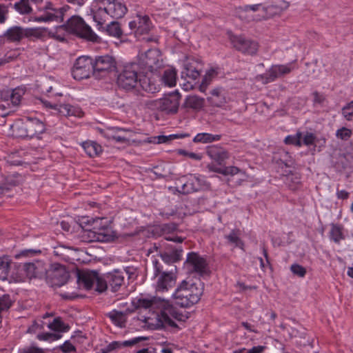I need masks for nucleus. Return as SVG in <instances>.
Instances as JSON below:
<instances>
[{
    "mask_svg": "<svg viewBox=\"0 0 353 353\" xmlns=\"http://www.w3.org/2000/svg\"><path fill=\"white\" fill-rule=\"evenodd\" d=\"M128 9L118 0H94L90 6V12L99 29L110 19L122 18Z\"/></svg>",
    "mask_w": 353,
    "mask_h": 353,
    "instance_id": "nucleus-1",
    "label": "nucleus"
},
{
    "mask_svg": "<svg viewBox=\"0 0 353 353\" xmlns=\"http://www.w3.org/2000/svg\"><path fill=\"white\" fill-rule=\"evenodd\" d=\"M118 85L125 90H132L138 85L145 92L153 93L156 90L155 85L143 76L139 63H131L123 66L122 72L117 77Z\"/></svg>",
    "mask_w": 353,
    "mask_h": 353,
    "instance_id": "nucleus-2",
    "label": "nucleus"
},
{
    "mask_svg": "<svg viewBox=\"0 0 353 353\" xmlns=\"http://www.w3.org/2000/svg\"><path fill=\"white\" fill-rule=\"evenodd\" d=\"M203 292V283L183 280L173 294L174 303L181 307H189L199 302Z\"/></svg>",
    "mask_w": 353,
    "mask_h": 353,
    "instance_id": "nucleus-3",
    "label": "nucleus"
},
{
    "mask_svg": "<svg viewBox=\"0 0 353 353\" xmlns=\"http://www.w3.org/2000/svg\"><path fill=\"white\" fill-rule=\"evenodd\" d=\"M152 265L154 277H158L156 284L157 292L168 291L174 285L176 281V265H171L170 268H166L157 259L152 260Z\"/></svg>",
    "mask_w": 353,
    "mask_h": 353,
    "instance_id": "nucleus-4",
    "label": "nucleus"
},
{
    "mask_svg": "<svg viewBox=\"0 0 353 353\" xmlns=\"http://www.w3.org/2000/svg\"><path fill=\"white\" fill-rule=\"evenodd\" d=\"M138 319L145 323V327L150 330H159L170 326L179 328L177 324L165 312V310H149L147 316H140Z\"/></svg>",
    "mask_w": 353,
    "mask_h": 353,
    "instance_id": "nucleus-5",
    "label": "nucleus"
},
{
    "mask_svg": "<svg viewBox=\"0 0 353 353\" xmlns=\"http://www.w3.org/2000/svg\"><path fill=\"white\" fill-rule=\"evenodd\" d=\"M181 95L177 92H172L165 97L157 100L148 101V108L161 111L167 114H176L178 112Z\"/></svg>",
    "mask_w": 353,
    "mask_h": 353,
    "instance_id": "nucleus-6",
    "label": "nucleus"
},
{
    "mask_svg": "<svg viewBox=\"0 0 353 353\" xmlns=\"http://www.w3.org/2000/svg\"><path fill=\"white\" fill-rule=\"evenodd\" d=\"M65 30L77 36L90 41H97L99 37L91 28L79 16H73L64 25Z\"/></svg>",
    "mask_w": 353,
    "mask_h": 353,
    "instance_id": "nucleus-7",
    "label": "nucleus"
},
{
    "mask_svg": "<svg viewBox=\"0 0 353 353\" xmlns=\"http://www.w3.org/2000/svg\"><path fill=\"white\" fill-rule=\"evenodd\" d=\"M46 268L43 263L36 261L34 263H25L17 270L16 280L25 281L26 279H41L45 276Z\"/></svg>",
    "mask_w": 353,
    "mask_h": 353,
    "instance_id": "nucleus-8",
    "label": "nucleus"
},
{
    "mask_svg": "<svg viewBox=\"0 0 353 353\" xmlns=\"http://www.w3.org/2000/svg\"><path fill=\"white\" fill-rule=\"evenodd\" d=\"M4 36L10 42L19 43L23 38L39 39L43 36V32L39 28H23L16 26L8 28Z\"/></svg>",
    "mask_w": 353,
    "mask_h": 353,
    "instance_id": "nucleus-9",
    "label": "nucleus"
},
{
    "mask_svg": "<svg viewBox=\"0 0 353 353\" xmlns=\"http://www.w3.org/2000/svg\"><path fill=\"white\" fill-rule=\"evenodd\" d=\"M294 69V67L292 63L285 65H272L264 74L257 75L256 79L263 84H268L290 74Z\"/></svg>",
    "mask_w": 353,
    "mask_h": 353,
    "instance_id": "nucleus-10",
    "label": "nucleus"
},
{
    "mask_svg": "<svg viewBox=\"0 0 353 353\" xmlns=\"http://www.w3.org/2000/svg\"><path fill=\"white\" fill-rule=\"evenodd\" d=\"M44 277L51 287H61L67 283L70 275L64 266L54 264L49 270L46 269Z\"/></svg>",
    "mask_w": 353,
    "mask_h": 353,
    "instance_id": "nucleus-11",
    "label": "nucleus"
},
{
    "mask_svg": "<svg viewBox=\"0 0 353 353\" xmlns=\"http://www.w3.org/2000/svg\"><path fill=\"white\" fill-rule=\"evenodd\" d=\"M91 74L94 76L93 59L86 56L79 57L72 70L73 78L80 81L89 78Z\"/></svg>",
    "mask_w": 353,
    "mask_h": 353,
    "instance_id": "nucleus-12",
    "label": "nucleus"
},
{
    "mask_svg": "<svg viewBox=\"0 0 353 353\" xmlns=\"http://www.w3.org/2000/svg\"><path fill=\"white\" fill-rule=\"evenodd\" d=\"M132 303L134 309H173L168 300L158 296L136 298Z\"/></svg>",
    "mask_w": 353,
    "mask_h": 353,
    "instance_id": "nucleus-13",
    "label": "nucleus"
},
{
    "mask_svg": "<svg viewBox=\"0 0 353 353\" xmlns=\"http://www.w3.org/2000/svg\"><path fill=\"white\" fill-rule=\"evenodd\" d=\"M228 37L233 48L243 54L254 55L258 51L259 45L256 41L242 35L233 34L230 32H228Z\"/></svg>",
    "mask_w": 353,
    "mask_h": 353,
    "instance_id": "nucleus-14",
    "label": "nucleus"
},
{
    "mask_svg": "<svg viewBox=\"0 0 353 353\" xmlns=\"http://www.w3.org/2000/svg\"><path fill=\"white\" fill-rule=\"evenodd\" d=\"M116 68L115 59L110 55L99 56L93 61L94 77L100 79Z\"/></svg>",
    "mask_w": 353,
    "mask_h": 353,
    "instance_id": "nucleus-15",
    "label": "nucleus"
},
{
    "mask_svg": "<svg viewBox=\"0 0 353 353\" xmlns=\"http://www.w3.org/2000/svg\"><path fill=\"white\" fill-rule=\"evenodd\" d=\"M140 63L149 71L157 70L162 65L160 51L156 48L150 49L139 57Z\"/></svg>",
    "mask_w": 353,
    "mask_h": 353,
    "instance_id": "nucleus-16",
    "label": "nucleus"
},
{
    "mask_svg": "<svg viewBox=\"0 0 353 353\" xmlns=\"http://www.w3.org/2000/svg\"><path fill=\"white\" fill-rule=\"evenodd\" d=\"M185 265L190 272H196L201 276L207 274L208 272L206 260L196 252L188 254Z\"/></svg>",
    "mask_w": 353,
    "mask_h": 353,
    "instance_id": "nucleus-17",
    "label": "nucleus"
},
{
    "mask_svg": "<svg viewBox=\"0 0 353 353\" xmlns=\"http://www.w3.org/2000/svg\"><path fill=\"white\" fill-rule=\"evenodd\" d=\"M38 11L42 12L39 16L34 17L36 22H60L61 20V11L57 10L51 2H47L44 7L38 8Z\"/></svg>",
    "mask_w": 353,
    "mask_h": 353,
    "instance_id": "nucleus-18",
    "label": "nucleus"
},
{
    "mask_svg": "<svg viewBox=\"0 0 353 353\" xmlns=\"http://www.w3.org/2000/svg\"><path fill=\"white\" fill-rule=\"evenodd\" d=\"M129 28L132 32H134V36L139 39L150 31L152 23L148 16L137 15L133 21L129 23Z\"/></svg>",
    "mask_w": 353,
    "mask_h": 353,
    "instance_id": "nucleus-19",
    "label": "nucleus"
},
{
    "mask_svg": "<svg viewBox=\"0 0 353 353\" xmlns=\"http://www.w3.org/2000/svg\"><path fill=\"white\" fill-rule=\"evenodd\" d=\"M201 69V62L194 59H188L181 71V78L187 80L188 83H190V81H194L200 77Z\"/></svg>",
    "mask_w": 353,
    "mask_h": 353,
    "instance_id": "nucleus-20",
    "label": "nucleus"
},
{
    "mask_svg": "<svg viewBox=\"0 0 353 353\" xmlns=\"http://www.w3.org/2000/svg\"><path fill=\"white\" fill-rule=\"evenodd\" d=\"M97 272L88 270H79L74 272L77 277V282L80 286L86 290H90L96 279H97Z\"/></svg>",
    "mask_w": 353,
    "mask_h": 353,
    "instance_id": "nucleus-21",
    "label": "nucleus"
},
{
    "mask_svg": "<svg viewBox=\"0 0 353 353\" xmlns=\"http://www.w3.org/2000/svg\"><path fill=\"white\" fill-rule=\"evenodd\" d=\"M206 154L211 159L217 162L219 165H222L230 157L229 152L225 148L218 145L208 146Z\"/></svg>",
    "mask_w": 353,
    "mask_h": 353,
    "instance_id": "nucleus-22",
    "label": "nucleus"
},
{
    "mask_svg": "<svg viewBox=\"0 0 353 353\" xmlns=\"http://www.w3.org/2000/svg\"><path fill=\"white\" fill-rule=\"evenodd\" d=\"M25 128L28 138L38 137L45 131V125L43 122L37 119H28L26 121Z\"/></svg>",
    "mask_w": 353,
    "mask_h": 353,
    "instance_id": "nucleus-23",
    "label": "nucleus"
},
{
    "mask_svg": "<svg viewBox=\"0 0 353 353\" xmlns=\"http://www.w3.org/2000/svg\"><path fill=\"white\" fill-rule=\"evenodd\" d=\"M290 2L281 0L277 3H272L266 7H263V10L265 13L267 18L280 16L284 11L290 7Z\"/></svg>",
    "mask_w": 353,
    "mask_h": 353,
    "instance_id": "nucleus-24",
    "label": "nucleus"
},
{
    "mask_svg": "<svg viewBox=\"0 0 353 353\" xmlns=\"http://www.w3.org/2000/svg\"><path fill=\"white\" fill-rule=\"evenodd\" d=\"M183 250L176 249L171 253L166 252H160L159 256L161 259V263L166 268H170L171 265H174V263L181 260ZM161 263V261H159Z\"/></svg>",
    "mask_w": 353,
    "mask_h": 353,
    "instance_id": "nucleus-25",
    "label": "nucleus"
},
{
    "mask_svg": "<svg viewBox=\"0 0 353 353\" xmlns=\"http://www.w3.org/2000/svg\"><path fill=\"white\" fill-rule=\"evenodd\" d=\"M106 278L108 279V283L113 292H117L124 282L123 272L119 270H115L112 273H109Z\"/></svg>",
    "mask_w": 353,
    "mask_h": 353,
    "instance_id": "nucleus-26",
    "label": "nucleus"
},
{
    "mask_svg": "<svg viewBox=\"0 0 353 353\" xmlns=\"http://www.w3.org/2000/svg\"><path fill=\"white\" fill-rule=\"evenodd\" d=\"M149 337L148 336H138L133 338L130 340L125 341L123 342L119 341H113L110 343L108 346V350L110 352L113 351L114 350L119 349L121 347H130L133 346L141 341H148Z\"/></svg>",
    "mask_w": 353,
    "mask_h": 353,
    "instance_id": "nucleus-27",
    "label": "nucleus"
},
{
    "mask_svg": "<svg viewBox=\"0 0 353 353\" xmlns=\"http://www.w3.org/2000/svg\"><path fill=\"white\" fill-rule=\"evenodd\" d=\"M208 102L214 107H221L226 103L223 90L215 88L211 91V96L208 98Z\"/></svg>",
    "mask_w": 353,
    "mask_h": 353,
    "instance_id": "nucleus-28",
    "label": "nucleus"
},
{
    "mask_svg": "<svg viewBox=\"0 0 353 353\" xmlns=\"http://www.w3.org/2000/svg\"><path fill=\"white\" fill-rule=\"evenodd\" d=\"M204 99L196 95H190L185 98L183 107L199 111L204 106Z\"/></svg>",
    "mask_w": 353,
    "mask_h": 353,
    "instance_id": "nucleus-29",
    "label": "nucleus"
},
{
    "mask_svg": "<svg viewBox=\"0 0 353 353\" xmlns=\"http://www.w3.org/2000/svg\"><path fill=\"white\" fill-rule=\"evenodd\" d=\"M181 186L176 187V190L183 194H188L200 190V186L196 185L194 179H189L186 181H183V179L179 180Z\"/></svg>",
    "mask_w": 353,
    "mask_h": 353,
    "instance_id": "nucleus-30",
    "label": "nucleus"
},
{
    "mask_svg": "<svg viewBox=\"0 0 353 353\" xmlns=\"http://www.w3.org/2000/svg\"><path fill=\"white\" fill-rule=\"evenodd\" d=\"M129 310L118 311V310H112L111 312L107 314V316L112 320V321L117 325L120 327H125V323L126 322V316L128 315V312ZM132 312L133 310H130Z\"/></svg>",
    "mask_w": 353,
    "mask_h": 353,
    "instance_id": "nucleus-31",
    "label": "nucleus"
},
{
    "mask_svg": "<svg viewBox=\"0 0 353 353\" xmlns=\"http://www.w3.org/2000/svg\"><path fill=\"white\" fill-rule=\"evenodd\" d=\"M221 139L220 134H212L203 132L197 134L193 139L194 143H209L214 141H218Z\"/></svg>",
    "mask_w": 353,
    "mask_h": 353,
    "instance_id": "nucleus-32",
    "label": "nucleus"
},
{
    "mask_svg": "<svg viewBox=\"0 0 353 353\" xmlns=\"http://www.w3.org/2000/svg\"><path fill=\"white\" fill-rule=\"evenodd\" d=\"M85 152L90 157H94L102 152L101 146L94 141H85L82 145Z\"/></svg>",
    "mask_w": 353,
    "mask_h": 353,
    "instance_id": "nucleus-33",
    "label": "nucleus"
},
{
    "mask_svg": "<svg viewBox=\"0 0 353 353\" xmlns=\"http://www.w3.org/2000/svg\"><path fill=\"white\" fill-rule=\"evenodd\" d=\"M343 228L341 225L332 224L331 230L330 231V238L334 243L339 244L341 240L345 239V236L343 232Z\"/></svg>",
    "mask_w": 353,
    "mask_h": 353,
    "instance_id": "nucleus-34",
    "label": "nucleus"
},
{
    "mask_svg": "<svg viewBox=\"0 0 353 353\" xmlns=\"http://www.w3.org/2000/svg\"><path fill=\"white\" fill-rule=\"evenodd\" d=\"M240 235L239 230H232L229 234L225 235V238L228 240V243L234 245V247L243 248L244 244L240 239Z\"/></svg>",
    "mask_w": 353,
    "mask_h": 353,
    "instance_id": "nucleus-35",
    "label": "nucleus"
},
{
    "mask_svg": "<svg viewBox=\"0 0 353 353\" xmlns=\"http://www.w3.org/2000/svg\"><path fill=\"white\" fill-rule=\"evenodd\" d=\"M162 81L165 85L172 87L176 85V72L174 69H168L164 71Z\"/></svg>",
    "mask_w": 353,
    "mask_h": 353,
    "instance_id": "nucleus-36",
    "label": "nucleus"
},
{
    "mask_svg": "<svg viewBox=\"0 0 353 353\" xmlns=\"http://www.w3.org/2000/svg\"><path fill=\"white\" fill-rule=\"evenodd\" d=\"M48 327L56 332H65L70 330V326L65 324L60 317L54 318L52 323H49Z\"/></svg>",
    "mask_w": 353,
    "mask_h": 353,
    "instance_id": "nucleus-37",
    "label": "nucleus"
},
{
    "mask_svg": "<svg viewBox=\"0 0 353 353\" xmlns=\"http://www.w3.org/2000/svg\"><path fill=\"white\" fill-rule=\"evenodd\" d=\"M106 32L112 37L120 38L123 35V31L118 21H111L105 28Z\"/></svg>",
    "mask_w": 353,
    "mask_h": 353,
    "instance_id": "nucleus-38",
    "label": "nucleus"
},
{
    "mask_svg": "<svg viewBox=\"0 0 353 353\" xmlns=\"http://www.w3.org/2000/svg\"><path fill=\"white\" fill-rule=\"evenodd\" d=\"M10 260L8 256L0 258V280L7 279L10 271Z\"/></svg>",
    "mask_w": 353,
    "mask_h": 353,
    "instance_id": "nucleus-39",
    "label": "nucleus"
},
{
    "mask_svg": "<svg viewBox=\"0 0 353 353\" xmlns=\"http://www.w3.org/2000/svg\"><path fill=\"white\" fill-rule=\"evenodd\" d=\"M54 253L65 261H69L72 259V250L70 248L63 245L57 246L54 248Z\"/></svg>",
    "mask_w": 353,
    "mask_h": 353,
    "instance_id": "nucleus-40",
    "label": "nucleus"
},
{
    "mask_svg": "<svg viewBox=\"0 0 353 353\" xmlns=\"http://www.w3.org/2000/svg\"><path fill=\"white\" fill-rule=\"evenodd\" d=\"M128 130L118 128V127H112L108 128L106 129L100 130V133L107 139L114 140L115 137L121 132H127Z\"/></svg>",
    "mask_w": 353,
    "mask_h": 353,
    "instance_id": "nucleus-41",
    "label": "nucleus"
},
{
    "mask_svg": "<svg viewBox=\"0 0 353 353\" xmlns=\"http://www.w3.org/2000/svg\"><path fill=\"white\" fill-rule=\"evenodd\" d=\"M90 234H93L92 241L106 242L112 239V236L107 232V229H100L99 231H90Z\"/></svg>",
    "mask_w": 353,
    "mask_h": 353,
    "instance_id": "nucleus-42",
    "label": "nucleus"
},
{
    "mask_svg": "<svg viewBox=\"0 0 353 353\" xmlns=\"http://www.w3.org/2000/svg\"><path fill=\"white\" fill-rule=\"evenodd\" d=\"M14 8L21 14H28L32 12L29 0H20L14 4Z\"/></svg>",
    "mask_w": 353,
    "mask_h": 353,
    "instance_id": "nucleus-43",
    "label": "nucleus"
},
{
    "mask_svg": "<svg viewBox=\"0 0 353 353\" xmlns=\"http://www.w3.org/2000/svg\"><path fill=\"white\" fill-rule=\"evenodd\" d=\"M58 112L63 116H77V112L74 107L69 104L58 105L57 109Z\"/></svg>",
    "mask_w": 353,
    "mask_h": 353,
    "instance_id": "nucleus-44",
    "label": "nucleus"
},
{
    "mask_svg": "<svg viewBox=\"0 0 353 353\" xmlns=\"http://www.w3.org/2000/svg\"><path fill=\"white\" fill-rule=\"evenodd\" d=\"M23 94L24 91L21 88H17L14 89H12L10 101L13 105L17 106L20 103L21 97Z\"/></svg>",
    "mask_w": 353,
    "mask_h": 353,
    "instance_id": "nucleus-45",
    "label": "nucleus"
},
{
    "mask_svg": "<svg viewBox=\"0 0 353 353\" xmlns=\"http://www.w3.org/2000/svg\"><path fill=\"white\" fill-rule=\"evenodd\" d=\"M341 114L347 121L353 120V101L343 107Z\"/></svg>",
    "mask_w": 353,
    "mask_h": 353,
    "instance_id": "nucleus-46",
    "label": "nucleus"
},
{
    "mask_svg": "<svg viewBox=\"0 0 353 353\" xmlns=\"http://www.w3.org/2000/svg\"><path fill=\"white\" fill-rule=\"evenodd\" d=\"M352 134V130L345 127L337 130L336 132V137L343 141L348 140L351 137Z\"/></svg>",
    "mask_w": 353,
    "mask_h": 353,
    "instance_id": "nucleus-47",
    "label": "nucleus"
},
{
    "mask_svg": "<svg viewBox=\"0 0 353 353\" xmlns=\"http://www.w3.org/2000/svg\"><path fill=\"white\" fill-rule=\"evenodd\" d=\"M9 294H3L0 296V309H10L13 304Z\"/></svg>",
    "mask_w": 353,
    "mask_h": 353,
    "instance_id": "nucleus-48",
    "label": "nucleus"
},
{
    "mask_svg": "<svg viewBox=\"0 0 353 353\" xmlns=\"http://www.w3.org/2000/svg\"><path fill=\"white\" fill-rule=\"evenodd\" d=\"M223 172H224L223 173L224 176H227V175L234 176L237 174H241L243 176L245 175V171L239 169L238 167H236V166L225 167V168H223Z\"/></svg>",
    "mask_w": 353,
    "mask_h": 353,
    "instance_id": "nucleus-49",
    "label": "nucleus"
},
{
    "mask_svg": "<svg viewBox=\"0 0 353 353\" xmlns=\"http://www.w3.org/2000/svg\"><path fill=\"white\" fill-rule=\"evenodd\" d=\"M265 346L258 345L247 350L245 348H241L234 351L232 353H263L265 349Z\"/></svg>",
    "mask_w": 353,
    "mask_h": 353,
    "instance_id": "nucleus-50",
    "label": "nucleus"
},
{
    "mask_svg": "<svg viewBox=\"0 0 353 353\" xmlns=\"http://www.w3.org/2000/svg\"><path fill=\"white\" fill-rule=\"evenodd\" d=\"M290 270L294 274L299 277H304L306 274V269L303 266L296 263L291 265Z\"/></svg>",
    "mask_w": 353,
    "mask_h": 353,
    "instance_id": "nucleus-51",
    "label": "nucleus"
},
{
    "mask_svg": "<svg viewBox=\"0 0 353 353\" xmlns=\"http://www.w3.org/2000/svg\"><path fill=\"white\" fill-rule=\"evenodd\" d=\"M170 315L174 319L179 321H185L187 319L189 318L188 312L183 314L181 312V310H170Z\"/></svg>",
    "mask_w": 353,
    "mask_h": 353,
    "instance_id": "nucleus-52",
    "label": "nucleus"
},
{
    "mask_svg": "<svg viewBox=\"0 0 353 353\" xmlns=\"http://www.w3.org/2000/svg\"><path fill=\"white\" fill-rule=\"evenodd\" d=\"M107 282H108V280L107 281L103 280V279L99 277V275L97 274V279H96L94 281V283H96L95 290L97 291H98L99 292H104L108 288Z\"/></svg>",
    "mask_w": 353,
    "mask_h": 353,
    "instance_id": "nucleus-53",
    "label": "nucleus"
},
{
    "mask_svg": "<svg viewBox=\"0 0 353 353\" xmlns=\"http://www.w3.org/2000/svg\"><path fill=\"white\" fill-rule=\"evenodd\" d=\"M301 134L298 133L296 136H288L285 139V143L286 144H293L298 146L301 145Z\"/></svg>",
    "mask_w": 353,
    "mask_h": 353,
    "instance_id": "nucleus-54",
    "label": "nucleus"
},
{
    "mask_svg": "<svg viewBox=\"0 0 353 353\" xmlns=\"http://www.w3.org/2000/svg\"><path fill=\"white\" fill-rule=\"evenodd\" d=\"M177 153L179 154L185 156L192 159H194V160H197V161H200L202 159L201 154L192 152H188V151L183 150V149L178 150Z\"/></svg>",
    "mask_w": 353,
    "mask_h": 353,
    "instance_id": "nucleus-55",
    "label": "nucleus"
},
{
    "mask_svg": "<svg viewBox=\"0 0 353 353\" xmlns=\"http://www.w3.org/2000/svg\"><path fill=\"white\" fill-rule=\"evenodd\" d=\"M177 224L174 223H169L162 225L161 230L163 234H169L170 233L174 232L177 230Z\"/></svg>",
    "mask_w": 353,
    "mask_h": 353,
    "instance_id": "nucleus-56",
    "label": "nucleus"
},
{
    "mask_svg": "<svg viewBox=\"0 0 353 353\" xmlns=\"http://www.w3.org/2000/svg\"><path fill=\"white\" fill-rule=\"evenodd\" d=\"M191 177H193L194 179V181L196 183V185L200 186V190L201 189H209L210 187V184L207 182L206 181L201 179L199 176H193L192 174H190Z\"/></svg>",
    "mask_w": 353,
    "mask_h": 353,
    "instance_id": "nucleus-57",
    "label": "nucleus"
},
{
    "mask_svg": "<svg viewBox=\"0 0 353 353\" xmlns=\"http://www.w3.org/2000/svg\"><path fill=\"white\" fill-rule=\"evenodd\" d=\"M59 349L63 353H70L72 352H76V347L69 341H66L65 343L59 347Z\"/></svg>",
    "mask_w": 353,
    "mask_h": 353,
    "instance_id": "nucleus-58",
    "label": "nucleus"
},
{
    "mask_svg": "<svg viewBox=\"0 0 353 353\" xmlns=\"http://www.w3.org/2000/svg\"><path fill=\"white\" fill-rule=\"evenodd\" d=\"M260 4H255L252 6H246L244 8H240V16L243 17V14L248 12L250 10L255 12L259 10Z\"/></svg>",
    "mask_w": 353,
    "mask_h": 353,
    "instance_id": "nucleus-59",
    "label": "nucleus"
},
{
    "mask_svg": "<svg viewBox=\"0 0 353 353\" xmlns=\"http://www.w3.org/2000/svg\"><path fill=\"white\" fill-rule=\"evenodd\" d=\"M312 95L314 97L313 101L314 104H322L325 100V97L316 91L314 92Z\"/></svg>",
    "mask_w": 353,
    "mask_h": 353,
    "instance_id": "nucleus-60",
    "label": "nucleus"
},
{
    "mask_svg": "<svg viewBox=\"0 0 353 353\" xmlns=\"http://www.w3.org/2000/svg\"><path fill=\"white\" fill-rule=\"evenodd\" d=\"M315 136L312 133H307L303 137V143L306 145L314 144Z\"/></svg>",
    "mask_w": 353,
    "mask_h": 353,
    "instance_id": "nucleus-61",
    "label": "nucleus"
},
{
    "mask_svg": "<svg viewBox=\"0 0 353 353\" xmlns=\"http://www.w3.org/2000/svg\"><path fill=\"white\" fill-rule=\"evenodd\" d=\"M11 94L12 90H3L0 92V99L5 101H10Z\"/></svg>",
    "mask_w": 353,
    "mask_h": 353,
    "instance_id": "nucleus-62",
    "label": "nucleus"
},
{
    "mask_svg": "<svg viewBox=\"0 0 353 353\" xmlns=\"http://www.w3.org/2000/svg\"><path fill=\"white\" fill-rule=\"evenodd\" d=\"M26 121L21 123L20 125L17 126V134L18 136L21 137L28 138V134H26V129L25 128Z\"/></svg>",
    "mask_w": 353,
    "mask_h": 353,
    "instance_id": "nucleus-63",
    "label": "nucleus"
},
{
    "mask_svg": "<svg viewBox=\"0 0 353 353\" xmlns=\"http://www.w3.org/2000/svg\"><path fill=\"white\" fill-rule=\"evenodd\" d=\"M114 307H125L128 306V301L126 298L117 299L114 301Z\"/></svg>",
    "mask_w": 353,
    "mask_h": 353,
    "instance_id": "nucleus-64",
    "label": "nucleus"
}]
</instances>
